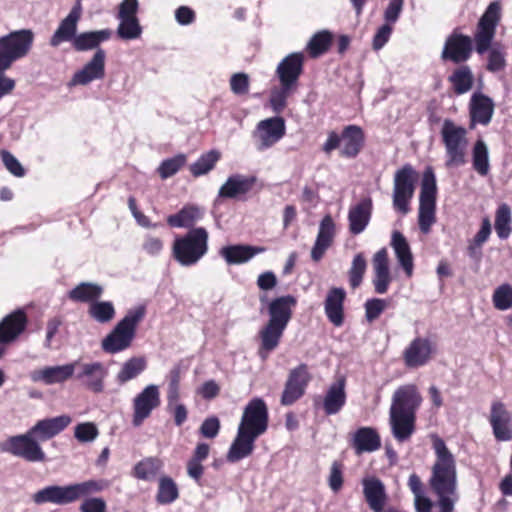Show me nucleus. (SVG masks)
<instances>
[{
  "mask_svg": "<svg viewBox=\"0 0 512 512\" xmlns=\"http://www.w3.org/2000/svg\"><path fill=\"white\" fill-rule=\"evenodd\" d=\"M389 424L394 439L403 443L409 441L416 431V415L389 411Z\"/></svg>",
  "mask_w": 512,
  "mask_h": 512,
  "instance_id": "29",
  "label": "nucleus"
},
{
  "mask_svg": "<svg viewBox=\"0 0 512 512\" xmlns=\"http://www.w3.org/2000/svg\"><path fill=\"white\" fill-rule=\"evenodd\" d=\"M489 423L497 441L512 440V413L503 402L495 400L491 403Z\"/></svg>",
  "mask_w": 512,
  "mask_h": 512,
  "instance_id": "20",
  "label": "nucleus"
},
{
  "mask_svg": "<svg viewBox=\"0 0 512 512\" xmlns=\"http://www.w3.org/2000/svg\"><path fill=\"white\" fill-rule=\"evenodd\" d=\"M467 130L446 119L441 129L442 142L446 151L447 168L460 167L466 163Z\"/></svg>",
  "mask_w": 512,
  "mask_h": 512,
  "instance_id": "14",
  "label": "nucleus"
},
{
  "mask_svg": "<svg viewBox=\"0 0 512 512\" xmlns=\"http://www.w3.org/2000/svg\"><path fill=\"white\" fill-rule=\"evenodd\" d=\"M250 79L246 73H235L230 78V89L238 96L246 95L249 92Z\"/></svg>",
  "mask_w": 512,
  "mask_h": 512,
  "instance_id": "58",
  "label": "nucleus"
},
{
  "mask_svg": "<svg viewBox=\"0 0 512 512\" xmlns=\"http://www.w3.org/2000/svg\"><path fill=\"white\" fill-rule=\"evenodd\" d=\"M203 212L201 209L194 205H185L176 214L167 217V224L175 228H195V223L202 219Z\"/></svg>",
  "mask_w": 512,
  "mask_h": 512,
  "instance_id": "40",
  "label": "nucleus"
},
{
  "mask_svg": "<svg viewBox=\"0 0 512 512\" xmlns=\"http://www.w3.org/2000/svg\"><path fill=\"white\" fill-rule=\"evenodd\" d=\"M259 301L267 307L269 319L259 331L260 346L258 355L266 359L275 350L286 330L297 305V299L290 294L268 299L266 294L259 296Z\"/></svg>",
  "mask_w": 512,
  "mask_h": 512,
  "instance_id": "5",
  "label": "nucleus"
},
{
  "mask_svg": "<svg viewBox=\"0 0 512 512\" xmlns=\"http://www.w3.org/2000/svg\"><path fill=\"white\" fill-rule=\"evenodd\" d=\"M113 35L111 29L86 31L77 34L73 41L72 47L78 52L89 50H98L101 43L108 41Z\"/></svg>",
  "mask_w": 512,
  "mask_h": 512,
  "instance_id": "36",
  "label": "nucleus"
},
{
  "mask_svg": "<svg viewBox=\"0 0 512 512\" xmlns=\"http://www.w3.org/2000/svg\"><path fill=\"white\" fill-rule=\"evenodd\" d=\"M0 155L3 164L11 174L16 177H23L25 175V169L10 152L3 150Z\"/></svg>",
  "mask_w": 512,
  "mask_h": 512,
  "instance_id": "60",
  "label": "nucleus"
},
{
  "mask_svg": "<svg viewBox=\"0 0 512 512\" xmlns=\"http://www.w3.org/2000/svg\"><path fill=\"white\" fill-rule=\"evenodd\" d=\"M98 434L97 426L92 422L80 423L74 429V436L81 443L93 441Z\"/></svg>",
  "mask_w": 512,
  "mask_h": 512,
  "instance_id": "57",
  "label": "nucleus"
},
{
  "mask_svg": "<svg viewBox=\"0 0 512 512\" xmlns=\"http://www.w3.org/2000/svg\"><path fill=\"white\" fill-rule=\"evenodd\" d=\"M345 388L346 379L343 376L337 378L336 381L328 387L321 402L325 415H335L343 409L347 400Z\"/></svg>",
  "mask_w": 512,
  "mask_h": 512,
  "instance_id": "28",
  "label": "nucleus"
},
{
  "mask_svg": "<svg viewBox=\"0 0 512 512\" xmlns=\"http://www.w3.org/2000/svg\"><path fill=\"white\" fill-rule=\"evenodd\" d=\"M256 284L261 291L267 292L277 286L278 280L274 272L265 271L258 276Z\"/></svg>",
  "mask_w": 512,
  "mask_h": 512,
  "instance_id": "64",
  "label": "nucleus"
},
{
  "mask_svg": "<svg viewBox=\"0 0 512 512\" xmlns=\"http://www.w3.org/2000/svg\"><path fill=\"white\" fill-rule=\"evenodd\" d=\"M286 133L285 120L276 116L260 121L253 137L258 151H265L281 140Z\"/></svg>",
  "mask_w": 512,
  "mask_h": 512,
  "instance_id": "18",
  "label": "nucleus"
},
{
  "mask_svg": "<svg viewBox=\"0 0 512 512\" xmlns=\"http://www.w3.org/2000/svg\"><path fill=\"white\" fill-rule=\"evenodd\" d=\"M28 317L24 309H17L6 315L0 322V332L11 343L26 329Z\"/></svg>",
  "mask_w": 512,
  "mask_h": 512,
  "instance_id": "35",
  "label": "nucleus"
},
{
  "mask_svg": "<svg viewBox=\"0 0 512 512\" xmlns=\"http://www.w3.org/2000/svg\"><path fill=\"white\" fill-rule=\"evenodd\" d=\"M181 381V369L179 366L173 367L169 372V385H168V393L167 400L168 405L175 404L179 397V387Z\"/></svg>",
  "mask_w": 512,
  "mask_h": 512,
  "instance_id": "56",
  "label": "nucleus"
},
{
  "mask_svg": "<svg viewBox=\"0 0 512 512\" xmlns=\"http://www.w3.org/2000/svg\"><path fill=\"white\" fill-rule=\"evenodd\" d=\"M332 41L333 34L330 31H319L309 40L306 51L311 58H318L330 49Z\"/></svg>",
  "mask_w": 512,
  "mask_h": 512,
  "instance_id": "42",
  "label": "nucleus"
},
{
  "mask_svg": "<svg viewBox=\"0 0 512 512\" xmlns=\"http://www.w3.org/2000/svg\"><path fill=\"white\" fill-rule=\"evenodd\" d=\"M434 348L428 338L416 337L403 351V360L408 368H418L429 362Z\"/></svg>",
  "mask_w": 512,
  "mask_h": 512,
  "instance_id": "24",
  "label": "nucleus"
},
{
  "mask_svg": "<svg viewBox=\"0 0 512 512\" xmlns=\"http://www.w3.org/2000/svg\"><path fill=\"white\" fill-rule=\"evenodd\" d=\"M431 443L435 459L431 466L428 484L437 500L434 503L423 494L417 495L414 498L415 510L431 512L435 506L436 512H455V505L459 501L456 458L438 435H431Z\"/></svg>",
  "mask_w": 512,
  "mask_h": 512,
  "instance_id": "1",
  "label": "nucleus"
},
{
  "mask_svg": "<svg viewBox=\"0 0 512 512\" xmlns=\"http://www.w3.org/2000/svg\"><path fill=\"white\" fill-rule=\"evenodd\" d=\"M106 373L102 363H86L82 366V372L77 375V378L84 379V384L89 390L99 393L103 390Z\"/></svg>",
  "mask_w": 512,
  "mask_h": 512,
  "instance_id": "38",
  "label": "nucleus"
},
{
  "mask_svg": "<svg viewBox=\"0 0 512 512\" xmlns=\"http://www.w3.org/2000/svg\"><path fill=\"white\" fill-rule=\"evenodd\" d=\"M35 34L31 29L13 30L0 36V66L10 69L32 50Z\"/></svg>",
  "mask_w": 512,
  "mask_h": 512,
  "instance_id": "11",
  "label": "nucleus"
},
{
  "mask_svg": "<svg viewBox=\"0 0 512 512\" xmlns=\"http://www.w3.org/2000/svg\"><path fill=\"white\" fill-rule=\"evenodd\" d=\"M208 232L204 227L189 229L183 236L176 237L172 246L173 258L182 266H193L208 251Z\"/></svg>",
  "mask_w": 512,
  "mask_h": 512,
  "instance_id": "9",
  "label": "nucleus"
},
{
  "mask_svg": "<svg viewBox=\"0 0 512 512\" xmlns=\"http://www.w3.org/2000/svg\"><path fill=\"white\" fill-rule=\"evenodd\" d=\"M82 15L80 0L72 7L69 14L60 22L58 28L51 36L49 44L58 47L63 42H71L77 36V25Z\"/></svg>",
  "mask_w": 512,
  "mask_h": 512,
  "instance_id": "22",
  "label": "nucleus"
},
{
  "mask_svg": "<svg viewBox=\"0 0 512 512\" xmlns=\"http://www.w3.org/2000/svg\"><path fill=\"white\" fill-rule=\"evenodd\" d=\"M366 136L362 127L350 124L344 126L341 133L332 130L328 132L327 139L322 145V151L330 155L339 149V156L346 159L356 158L365 147Z\"/></svg>",
  "mask_w": 512,
  "mask_h": 512,
  "instance_id": "10",
  "label": "nucleus"
},
{
  "mask_svg": "<svg viewBox=\"0 0 512 512\" xmlns=\"http://www.w3.org/2000/svg\"><path fill=\"white\" fill-rule=\"evenodd\" d=\"M139 10L138 0H123L119 4L117 18H138Z\"/></svg>",
  "mask_w": 512,
  "mask_h": 512,
  "instance_id": "63",
  "label": "nucleus"
},
{
  "mask_svg": "<svg viewBox=\"0 0 512 512\" xmlns=\"http://www.w3.org/2000/svg\"><path fill=\"white\" fill-rule=\"evenodd\" d=\"M120 23L117 28V35L123 40L137 39L142 34V27L139 18H118Z\"/></svg>",
  "mask_w": 512,
  "mask_h": 512,
  "instance_id": "51",
  "label": "nucleus"
},
{
  "mask_svg": "<svg viewBox=\"0 0 512 512\" xmlns=\"http://www.w3.org/2000/svg\"><path fill=\"white\" fill-rule=\"evenodd\" d=\"M436 199V177L433 169L427 167L422 175L418 213L419 229L424 234H428L436 222Z\"/></svg>",
  "mask_w": 512,
  "mask_h": 512,
  "instance_id": "13",
  "label": "nucleus"
},
{
  "mask_svg": "<svg viewBox=\"0 0 512 512\" xmlns=\"http://www.w3.org/2000/svg\"><path fill=\"white\" fill-rule=\"evenodd\" d=\"M147 367L145 357L138 356L128 359L117 374V381L124 384L141 374Z\"/></svg>",
  "mask_w": 512,
  "mask_h": 512,
  "instance_id": "46",
  "label": "nucleus"
},
{
  "mask_svg": "<svg viewBox=\"0 0 512 512\" xmlns=\"http://www.w3.org/2000/svg\"><path fill=\"white\" fill-rule=\"evenodd\" d=\"M421 402L422 396L415 384L402 385L393 393L389 411L416 415Z\"/></svg>",
  "mask_w": 512,
  "mask_h": 512,
  "instance_id": "21",
  "label": "nucleus"
},
{
  "mask_svg": "<svg viewBox=\"0 0 512 512\" xmlns=\"http://www.w3.org/2000/svg\"><path fill=\"white\" fill-rule=\"evenodd\" d=\"M220 428L221 424L218 417L210 416L202 422L199 432L203 437L213 439L219 434Z\"/></svg>",
  "mask_w": 512,
  "mask_h": 512,
  "instance_id": "61",
  "label": "nucleus"
},
{
  "mask_svg": "<svg viewBox=\"0 0 512 512\" xmlns=\"http://www.w3.org/2000/svg\"><path fill=\"white\" fill-rule=\"evenodd\" d=\"M367 262L362 253H358L352 260L351 268L348 271L349 283L351 288L355 289L362 283L366 272Z\"/></svg>",
  "mask_w": 512,
  "mask_h": 512,
  "instance_id": "52",
  "label": "nucleus"
},
{
  "mask_svg": "<svg viewBox=\"0 0 512 512\" xmlns=\"http://www.w3.org/2000/svg\"><path fill=\"white\" fill-rule=\"evenodd\" d=\"M494 113V103L490 97L482 93H474L470 99L471 128L475 124L488 125Z\"/></svg>",
  "mask_w": 512,
  "mask_h": 512,
  "instance_id": "30",
  "label": "nucleus"
},
{
  "mask_svg": "<svg viewBox=\"0 0 512 512\" xmlns=\"http://www.w3.org/2000/svg\"><path fill=\"white\" fill-rule=\"evenodd\" d=\"M146 315V307L139 305L126 313L115 327L103 338L101 347L104 352L116 354L131 347L138 325Z\"/></svg>",
  "mask_w": 512,
  "mask_h": 512,
  "instance_id": "8",
  "label": "nucleus"
},
{
  "mask_svg": "<svg viewBox=\"0 0 512 512\" xmlns=\"http://www.w3.org/2000/svg\"><path fill=\"white\" fill-rule=\"evenodd\" d=\"M388 307V301L381 298H371L364 303L365 317L369 323L374 322Z\"/></svg>",
  "mask_w": 512,
  "mask_h": 512,
  "instance_id": "55",
  "label": "nucleus"
},
{
  "mask_svg": "<svg viewBox=\"0 0 512 512\" xmlns=\"http://www.w3.org/2000/svg\"><path fill=\"white\" fill-rule=\"evenodd\" d=\"M265 251L266 248L262 246L235 244L222 247L219 254L228 265H236L246 263L255 255Z\"/></svg>",
  "mask_w": 512,
  "mask_h": 512,
  "instance_id": "33",
  "label": "nucleus"
},
{
  "mask_svg": "<svg viewBox=\"0 0 512 512\" xmlns=\"http://www.w3.org/2000/svg\"><path fill=\"white\" fill-rule=\"evenodd\" d=\"M179 498V488L169 476H162L158 481L156 501L160 505H168Z\"/></svg>",
  "mask_w": 512,
  "mask_h": 512,
  "instance_id": "43",
  "label": "nucleus"
},
{
  "mask_svg": "<svg viewBox=\"0 0 512 512\" xmlns=\"http://www.w3.org/2000/svg\"><path fill=\"white\" fill-rule=\"evenodd\" d=\"M493 305L496 309L504 311L512 307V287L510 284H502L494 290Z\"/></svg>",
  "mask_w": 512,
  "mask_h": 512,
  "instance_id": "54",
  "label": "nucleus"
},
{
  "mask_svg": "<svg viewBox=\"0 0 512 512\" xmlns=\"http://www.w3.org/2000/svg\"><path fill=\"white\" fill-rule=\"evenodd\" d=\"M404 0H390L385 11L384 20L386 24L393 25L399 19L403 9Z\"/></svg>",
  "mask_w": 512,
  "mask_h": 512,
  "instance_id": "62",
  "label": "nucleus"
},
{
  "mask_svg": "<svg viewBox=\"0 0 512 512\" xmlns=\"http://www.w3.org/2000/svg\"><path fill=\"white\" fill-rule=\"evenodd\" d=\"M71 422L72 418L67 414L38 420L24 434L10 436L0 443V450L27 462H45L47 457L41 442L54 438Z\"/></svg>",
  "mask_w": 512,
  "mask_h": 512,
  "instance_id": "2",
  "label": "nucleus"
},
{
  "mask_svg": "<svg viewBox=\"0 0 512 512\" xmlns=\"http://www.w3.org/2000/svg\"><path fill=\"white\" fill-rule=\"evenodd\" d=\"M472 166L481 176L488 175L490 171L488 147L482 139H478L472 148Z\"/></svg>",
  "mask_w": 512,
  "mask_h": 512,
  "instance_id": "44",
  "label": "nucleus"
},
{
  "mask_svg": "<svg viewBox=\"0 0 512 512\" xmlns=\"http://www.w3.org/2000/svg\"><path fill=\"white\" fill-rule=\"evenodd\" d=\"M419 173L406 163L394 173L392 204L395 211L406 215L410 212V203L414 196Z\"/></svg>",
  "mask_w": 512,
  "mask_h": 512,
  "instance_id": "12",
  "label": "nucleus"
},
{
  "mask_svg": "<svg viewBox=\"0 0 512 512\" xmlns=\"http://www.w3.org/2000/svg\"><path fill=\"white\" fill-rule=\"evenodd\" d=\"M105 59V51L103 49L96 50L83 68L73 75L71 85H87L94 80L103 79L105 76Z\"/></svg>",
  "mask_w": 512,
  "mask_h": 512,
  "instance_id": "23",
  "label": "nucleus"
},
{
  "mask_svg": "<svg viewBox=\"0 0 512 512\" xmlns=\"http://www.w3.org/2000/svg\"><path fill=\"white\" fill-rule=\"evenodd\" d=\"M311 380L312 375L307 364L301 363L291 369L281 395V404L283 406H291L297 402L304 396Z\"/></svg>",
  "mask_w": 512,
  "mask_h": 512,
  "instance_id": "15",
  "label": "nucleus"
},
{
  "mask_svg": "<svg viewBox=\"0 0 512 512\" xmlns=\"http://www.w3.org/2000/svg\"><path fill=\"white\" fill-rule=\"evenodd\" d=\"M103 294V287L96 283L81 282L68 292V298L73 302L89 303L98 300Z\"/></svg>",
  "mask_w": 512,
  "mask_h": 512,
  "instance_id": "41",
  "label": "nucleus"
},
{
  "mask_svg": "<svg viewBox=\"0 0 512 512\" xmlns=\"http://www.w3.org/2000/svg\"><path fill=\"white\" fill-rule=\"evenodd\" d=\"M343 483V464L339 461H334L331 465L328 477L329 487L333 492L337 493L342 489Z\"/></svg>",
  "mask_w": 512,
  "mask_h": 512,
  "instance_id": "59",
  "label": "nucleus"
},
{
  "mask_svg": "<svg viewBox=\"0 0 512 512\" xmlns=\"http://www.w3.org/2000/svg\"><path fill=\"white\" fill-rule=\"evenodd\" d=\"M391 246L407 277L413 274V255L406 237L400 231H393Z\"/></svg>",
  "mask_w": 512,
  "mask_h": 512,
  "instance_id": "37",
  "label": "nucleus"
},
{
  "mask_svg": "<svg viewBox=\"0 0 512 512\" xmlns=\"http://www.w3.org/2000/svg\"><path fill=\"white\" fill-rule=\"evenodd\" d=\"M473 52V40L470 36L454 30L445 40L441 60L450 61L454 64H464Z\"/></svg>",
  "mask_w": 512,
  "mask_h": 512,
  "instance_id": "16",
  "label": "nucleus"
},
{
  "mask_svg": "<svg viewBox=\"0 0 512 512\" xmlns=\"http://www.w3.org/2000/svg\"><path fill=\"white\" fill-rule=\"evenodd\" d=\"M364 499L372 512H405L397 507H386L388 494L382 480L376 476L364 477L361 481Z\"/></svg>",
  "mask_w": 512,
  "mask_h": 512,
  "instance_id": "17",
  "label": "nucleus"
},
{
  "mask_svg": "<svg viewBox=\"0 0 512 512\" xmlns=\"http://www.w3.org/2000/svg\"><path fill=\"white\" fill-rule=\"evenodd\" d=\"M349 444L356 455L372 453L381 448V437L376 428L363 426L350 434Z\"/></svg>",
  "mask_w": 512,
  "mask_h": 512,
  "instance_id": "25",
  "label": "nucleus"
},
{
  "mask_svg": "<svg viewBox=\"0 0 512 512\" xmlns=\"http://www.w3.org/2000/svg\"><path fill=\"white\" fill-rule=\"evenodd\" d=\"M373 209L371 198H364L355 206L351 207L348 213L349 230L353 235L362 233L369 224Z\"/></svg>",
  "mask_w": 512,
  "mask_h": 512,
  "instance_id": "34",
  "label": "nucleus"
},
{
  "mask_svg": "<svg viewBox=\"0 0 512 512\" xmlns=\"http://www.w3.org/2000/svg\"><path fill=\"white\" fill-rule=\"evenodd\" d=\"M221 153L218 150H210L202 154L196 162L190 165V172L194 177H200L214 169L220 160Z\"/></svg>",
  "mask_w": 512,
  "mask_h": 512,
  "instance_id": "48",
  "label": "nucleus"
},
{
  "mask_svg": "<svg viewBox=\"0 0 512 512\" xmlns=\"http://www.w3.org/2000/svg\"><path fill=\"white\" fill-rule=\"evenodd\" d=\"M500 20V3L498 1L491 2L480 17L474 33L475 50L479 55L488 52L485 68L491 73L504 71L507 66L504 47L499 44L491 45Z\"/></svg>",
  "mask_w": 512,
  "mask_h": 512,
  "instance_id": "6",
  "label": "nucleus"
},
{
  "mask_svg": "<svg viewBox=\"0 0 512 512\" xmlns=\"http://www.w3.org/2000/svg\"><path fill=\"white\" fill-rule=\"evenodd\" d=\"M346 292L343 288L333 287L328 293L324 302L325 314L328 320L336 327L344 323V301Z\"/></svg>",
  "mask_w": 512,
  "mask_h": 512,
  "instance_id": "32",
  "label": "nucleus"
},
{
  "mask_svg": "<svg viewBox=\"0 0 512 512\" xmlns=\"http://www.w3.org/2000/svg\"><path fill=\"white\" fill-rule=\"evenodd\" d=\"M75 364L46 367L41 371V379L46 384L62 383L72 377Z\"/></svg>",
  "mask_w": 512,
  "mask_h": 512,
  "instance_id": "50",
  "label": "nucleus"
},
{
  "mask_svg": "<svg viewBox=\"0 0 512 512\" xmlns=\"http://www.w3.org/2000/svg\"><path fill=\"white\" fill-rule=\"evenodd\" d=\"M373 279L372 283L377 294H385L392 282L389 269L388 251L385 247L378 250L372 259Z\"/></svg>",
  "mask_w": 512,
  "mask_h": 512,
  "instance_id": "27",
  "label": "nucleus"
},
{
  "mask_svg": "<svg viewBox=\"0 0 512 512\" xmlns=\"http://www.w3.org/2000/svg\"><path fill=\"white\" fill-rule=\"evenodd\" d=\"M269 426V411L262 398H253L245 406L237 434L227 452L226 459L236 463L249 457L254 449L256 440L265 434Z\"/></svg>",
  "mask_w": 512,
  "mask_h": 512,
  "instance_id": "4",
  "label": "nucleus"
},
{
  "mask_svg": "<svg viewBox=\"0 0 512 512\" xmlns=\"http://www.w3.org/2000/svg\"><path fill=\"white\" fill-rule=\"evenodd\" d=\"M161 404L158 386L151 384L146 386L133 399L132 423L135 427L142 425L144 420L150 417L152 411Z\"/></svg>",
  "mask_w": 512,
  "mask_h": 512,
  "instance_id": "19",
  "label": "nucleus"
},
{
  "mask_svg": "<svg viewBox=\"0 0 512 512\" xmlns=\"http://www.w3.org/2000/svg\"><path fill=\"white\" fill-rule=\"evenodd\" d=\"M256 182L257 177L253 175H231L227 178L225 183L219 188L218 198L242 199L254 188Z\"/></svg>",
  "mask_w": 512,
  "mask_h": 512,
  "instance_id": "26",
  "label": "nucleus"
},
{
  "mask_svg": "<svg viewBox=\"0 0 512 512\" xmlns=\"http://www.w3.org/2000/svg\"><path fill=\"white\" fill-rule=\"evenodd\" d=\"M304 55L301 52H294L284 57L276 68V75L280 87L271 92L270 104L275 113H281L286 105L287 99L297 90L299 78L304 69Z\"/></svg>",
  "mask_w": 512,
  "mask_h": 512,
  "instance_id": "7",
  "label": "nucleus"
},
{
  "mask_svg": "<svg viewBox=\"0 0 512 512\" xmlns=\"http://www.w3.org/2000/svg\"><path fill=\"white\" fill-rule=\"evenodd\" d=\"M512 213L508 204L502 203L495 213V231L500 239H507L511 234Z\"/></svg>",
  "mask_w": 512,
  "mask_h": 512,
  "instance_id": "49",
  "label": "nucleus"
},
{
  "mask_svg": "<svg viewBox=\"0 0 512 512\" xmlns=\"http://www.w3.org/2000/svg\"><path fill=\"white\" fill-rule=\"evenodd\" d=\"M90 318L100 324L110 323L116 316V310L111 301H99L91 303L88 307Z\"/></svg>",
  "mask_w": 512,
  "mask_h": 512,
  "instance_id": "45",
  "label": "nucleus"
},
{
  "mask_svg": "<svg viewBox=\"0 0 512 512\" xmlns=\"http://www.w3.org/2000/svg\"><path fill=\"white\" fill-rule=\"evenodd\" d=\"M187 158L184 154H178L172 158L165 159L159 165L157 172L162 179L175 175L185 164Z\"/></svg>",
  "mask_w": 512,
  "mask_h": 512,
  "instance_id": "53",
  "label": "nucleus"
},
{
  "mask_svg": "<svg viewBox=\"0 0 512 512\" xmlns=\"http://www.w3.org/2000/svg\"><path fill=\"white\" fill-rule=\"evenodd\" d=\"M107 487L108 482L104 479H89L64 486L51 485L34 493L32 499L38 505L51 503L64 506L83 498L79 506L80 512H107V503L103 498L89 497L102 492Z\"/></svg>",
  "mask_w": 512,
  "mask_h": 512,
  "instance_id": "3",
  "label": "nucleus"
},
{
  "mask_svg": "<svg viewBox=\"0 0 512 512\" xmlns=\"http://www.w3.org/2000/svg\"><path fill=\"white\" fill-rule=\"evenodd\" d=\"M163 466L157 457H147L139 461L133 468V475L140 480H152Z\"/></svg>",
  "mask_w": 512,
  "mask_h": 512,
  "instance_id": "47",
  "label": "nucleus"
},
{
  "mask_svg": "<svg viewBox=\"0 0 512 512\" xmlns=\"http://www.w3.org/2000/svg\"><path fill=\"white\" fill-rule=\"evenodd\" d=\"M335 236V223L331 215H326L320 222L315 244L311 250V258L319 262L327 249L332 245Z\"/></svg>",
  "mask_w": 512,
  "mask_h": 512,
  "instance_id": "31",
  "label": "nucleus"
},
{
  "mask_svg": "<svg viewBox=\"0 0 512 512\" xmlns=\"http://www.w3.org/2000/svg\"><path fill=\"white\" fill-rule=\"evenodd\" d=\"M448 82L456 95L469 92L474 85V75L470 66L459 64L448 76Z\"/></svg>",
  "mask_w": 512,
  "mask_h": 512,
  "instance_id": "39",
  "label": "nucleus"
}]
</instances>
